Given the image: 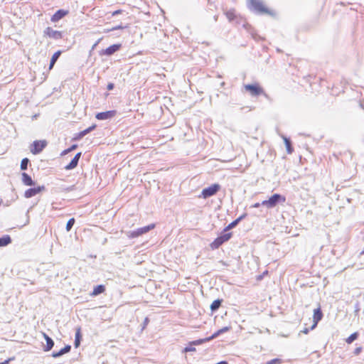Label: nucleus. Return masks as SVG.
<instances>
[{"label": "nucleus", "mask_w": 364, "mask_h": 364, "mask_svg": "<svg viewBox=\"0 0 364 364\" xmlns=\"http://www.w3.org/2000/svg\"><path fill=\"white\" fill-rule=\"evenodd\" d=\"M249 10L257 15H267L276 16V12L267 7L262 0H247Z\"/></svg>", "instance_id": "obj_1"}, {"label": "nucleus", "mask_w": 364, "mask_h": 364, "mask_svg": "<svg viewBox=\"0 0 364 364\" xmlns=\"http://www.w3.org/2000/svg\"><path fill=\"white\" fill-rule=\"evenodd\" d=\"M244 87L252 97H258L259 95H264L266 97H268L264 89L257 82L245 85Z\"/></svg>", "instance_id": "obj_2"}, {"label": "nucleus", "mask_w": 364, "mask_h": 364, "mask_svg": "<svg viewBox=\"0 0 364 364\" xmlns=\"http://www.w3.org/2000/svg\"><path fill=\"white\" fill-rule=\"evenodd\" d=\"M232 236V232H224L223 230L221 234L210 243V248L212 250L218 249L223 243L230 240Z\"/></svg>", "instance_id": "obj_3"}, {"label": "nucleus", "mask_w": 364, "mask_h": 364, "mask_svg": "<svg viewBox=\"0 0 364 364\" xmlns=\"http://www.w3.org/2000/svg\"><path fill=\"white\" fill-rule=\"evenodd\" d=\"M154 227H155L154 224H151L147 226H144L143 228H139L136 230L127 232V236L130 238L137 237L140 235H142L144 233L148 232L149 230L154 229Z\"/></svg>", "instance_id": "obj_4"}, {"label": "nucleus", "mask_w": 364, "mask_h": 364, "mask_svg": "<svg viewBox=\"0 0 364 364\" xmlns=\"http://www.w3.org/2000/svg\"><path fill=\"white\" fill-rule=\"evenodd\" d=\"M221 186L218 183H214L202 191V196L204 198H210L215 195L220 189Z\"/></svg>", "instance_id": "obj_5"}, {"label": "nucleus", "mask_w": 364, "mask_h": 364, "mask_svg": "<svg viewBox=\"0 0 364 364\" xmlns=\"http://www.w3.org/2000/svg\"><path fill=\"white\" fill-rule=\"evenodd\" d=\"M46 146L47 141L46 140H36L31 144V152L35 155L38 154Z\"/></svg>", "instance_id": "obj_6"}, {"label": "nucleus", "mask_w": 364, "mask_h": 364, "mask_svg": "<svg viewBox=\"0 0 364 364\" xmlns=\"http://www.w3.org/2000/svg\"><path fill=\"white\" fill-rule=\"evenodd\" d=\"M286 201V198L279 193L273 194L269 199L268 203L270 205V208L276 207L279 203H283Z\"/></svg>", "instance_id": "obj_7"}, {"label": "nucleus", "mask_w": 364, "mask_h": 364, "mask_svg": "<svg viewBox=\"0 0 364 364\" xmlns=\"http://www.w3.org/2000/svg\"><path fill=\"white\" fill-rule=\"evenodd\" d=\"M43 36L55 40H59L63 37L62 31L53 30L51 27L46 28L43 31Z\"/></svg>", "instance_id": "obj_8"}, {"label": "nucleus", "mask_w": 364, "mask_h": 364, "mask_svg": "<svg viewBox=\"0 0 364 364\" xmlns=\"http://www.w3.org/2000/svg\"><path fill=\"white\" fill-rule=\"evenodd\" d=\"M122 48V44L117 43V44H113L106 49H102L99 52V55L100 56L102 55H107V56H111L114 53L119 51Z\"/></svg>", "instance_id": "obj_9"}, {"label": "nucleus", "mask_w": 364, "mask_h": 364, "mask_svg": "<svg viewBox=\"0 0 364 364\" xmlns=\"http://www.w3.org/2000/svg\"><path fill=\"white\" fill-rule=\"evenodd\" d=\"M45 190L46 187L44 186H39L38 187L30 188L25 191L24 196L26 198H30Z\"/></svg>", "instance_id": "obj_10"}, {"label": "nucleus", "mask_w": 364, "mask_h": 364, "mask_svg": "<svg viewBox=\"0 0 364 364\" xmlns=\"http://www.w3.org/2000/svg\"><path fill=\"white\" fill-rule=\"evenodd\" d=\"M323 314L320 307L314 310L313 324L311 326V330L317 326L318 323L323 318Z\"/></svg>", "instance_id": "obj_11"}, {"label": "nucleus", "mask_w": 364, "mask_h": 364, "mask_svg": "<svg viewBox=\"0 0 364 364\" xmlns=\"http://www.w3.org/2000/svg\"><path fill=\"white\" fill-rule=\"evenodd\" d=\"M117 114L116 110H109L106 112H98L95 117L98 120H106L113 118Z\"/></svg>", "instance_id": "obj_12"}, {"label": "nucleus", "mask_w": 364, "mask_h": 364, "mask_svg": "<svg viewBox=\"0 0 364 364\" xmlns=\"http://www.w3.org/2000/svg\"><path fill=\"white\" fill-rule=\"evenodd\" d=\"M68 13L69 11L68 10L59 9L51 16L50 21L54 23L58 22L68 15Z\"/></svg>", "instance_id": "obj_13"}, {"label": "nucleus", "mask_w": 364, "mask_h": 364, "mask_svg": "<svg viewBox=\"0 0 364 364\" xmlns=\"http://www.w3.org/2000/svg\"><path fill=\"white\" fill-rule=\"evenodd\" d=\"M81 156H82L81 152L77 153L75 154V156L73 157V159L70 161V162L65 166V169L68 171V170H72V169H74L75 168H76L77 166V164H78V162H79V160H80Z\"/></svg>", "instance_id": "obj_14"}, {"label": "nucleus", "mask_w": 364, "mask_h": 364, "mask_svg": "<svg viewBox=\"0 0 364 364\" xmlns=\"http://www.w3.org/2000/svg\"><path fill=\"white\" fill-rule=\"evenodd\" d=\"M247 213H243L242 215H241L240 217H238L237 219H235V220H233L232 222H231L228 226H226L223 230H224V232H228L230 230L235 228L238 224L239 223L243 220L244 218H245L247 217Z\"/></svg>", "instance_id": "obj_15"}, {"label": "nucleus", "mask_w": 364, "mask_h": 364, "mask_svg": "<svg viewBox=\"0 0 364 364\" xmlns=\"http://www.w3.org/2000/svg\"><path fill=\"white\" fill-rule=\"evenodd\" d=\"M22 183L27 186H33L35 185L34 181L32 178L26 172L21 173Z\"/></svg>", "instance_id": "obj_16"}, {"label": "nucleus", "mask_w": 364, "mask_h": 364, "mask_svg": "<svg viewBox=\"0 0 364 364\" xmlns=\"http://www.w3.org/2000/svg\"><path fill=\"white\" fill-rule=\"evenodd\" d=\"M43 337L46 341V345L44 346V350L49 351L53 348V347L54 346V341L46 333H43Z\"/></svg>", "instance_id": "obj_17"}, {"label": "nucleus", "mask_w": 364, "mask_h": 364, "mask_svg": "<svg viewBox=\"0 0 364 364\" xmlns=\"http://www.w3.org/2000/svg\"><path fill=\"white\" fill-rule=\"evenodd\" d=\"M71 350V346L70 345H66L64 348H63L62 349H60L59 351L58 352H53L52 353V356L53 358H58L60 356H62L63 355L65 354V353H68Z\"/></svg>", "instance_id": "obj_18"}, {"label": "nucleus", "mask_w": 364, "mask_h": 364, "mask_svg": "<svg viewBox=\"0 0 364 364\" xmlns=\"http://www.w3.org/2000/svg\"><path fill=\"white\" fill-rule=\"evenodd\" d=\"M225 14L230 22H233L235 21L236 23H238V21H237L238 17H237V14H235V9H231V10L227 11L225 13Z\"/></svg>", "instance_id": "obj_19"}, {"label": "nucleus", "mask_w": 364, "mask_h": 364, "mask_svg": "<svg viewBox=\"0 0 364 364\" xmlns=\"http://www.w3.org/2000/svg\"><path fill=\"white\" fill-rule=\"evenodd\" d=\"M223 302V299H218L213 301V303L210 304V310L212 312L217 311L219 308L220 307L222 303Z\"/></svg>", "instance_id": "obj_20"}, {"label": "nucleus", "mask_w": 364, "mask_h": 364, "mask_svg": "<svg viewBox=\"0 0 364 364\" xmlns=\"http://www.w3.org/2000/svg\"><path fill=\"white\" fill-rule=\"evenodd\" d=\"M62 54V51L61 50H58L56 51L51 57V59H50V64H49V70H51L53 69L55 63H56V61L58 60V58H60V55Z\"/></svg>", "instance_id": "obj_21"}, {"label": "nucleus", "mask_w": 364, "mask_h": 364, "mask_svg": "<svg viewBox=\"0 0 364 364\" xmlns=\"http://www.w3.org/2000/svg\"><path fill=\"white\" fill-rule=\"evenodd\" d=\"M231 328H232L231 326H225V327L219 329L218 331L215 332L212 336H210L211 340L217 338L218 336H219L220 335H221L223 333H225L229 331Z\"/></svg>", "instance_id": "obj_22"}, {"label": "nucleus", "mask_w": 364, "mask_h": 364, "mask_svg": "<svg viewBox=\"0 0 364 364\" xmlns=\"http://www.w3.org/2000/svg\"><path fill=\"white\" fill-rule=\"evenodd\" d=\"M11 242L12 240L9 235H4L3 237H0V247L7 246L8 245L11 244Z\"/></svg>", "instance_id": "obj_23"}, {"label": "nucleus", "mask_w": 364, "mask_h": 364, "mask_svg": "<svg viewBox=\"0 0 364 364\" xmlns=\"http://www.w3.org/2000/svg\"><path fill=\"white\" fill-rule=\"evenodd\" d=\"M105 291V287L102 284L97 285L94 287V289L91 294L92 296H97Z\"/></svg>", "instance_id": "obj_24"}, {"label": "nucleus", "mask_w": 364, "mask_h": 364, "mask_svg": "<svg viewBox=\"0 0 364 364\" xmlns=\"http://www.w3.org/2000/svg\"><path fill=\"white\" fill-rule=\"evenodd\" d=\"M82 340V334L80 332V328H78L75 333V338L74 341V346L75 348H78L80 345V342Z\"/></svg>", "instance_id": "obj_25"}, {"label": "nucleus", "mask_w": 364, "mask_h": 364, "mask_svg": "<svg viewBox=\"0 0 364 364\" xmlns=\"http://www.w3.org/2000/svg\"><path fill=\"white\" fill-rule=\"evenodd\" d=\"M284 144L286 146L287 151L289 154H291L294 151V148L291 144V141L290 139L284 137Z\"/></svg>", "instance_id": "obj_26"}, {"label": "nucleus", "mask_w": 364, "mask_h": 364, "mask_svg": "<svg viewBox=\"0 0 364 364\" xmlns=\"http://www.w3.org/2000/svg\"><path fill=\"white\" fill-rule=\"evenodd\" d=\"M211 341L210 336L208 337V338H202V339H198V340L193 341L190 344L191 345H193V346H198V345L203 344V343H204L205 342H208V341Z\"/></svg>", "instance_id": "obj_27"}, {"label": "nucleus", "mask_w": 364, "mask_h": 364, "mask_svg": "<svg viewBox=\"0 0 364 364\" xmlns=\"http://www.w3.org/2000/svg\"><path fill=\"white\" fill-rule=\"evenodd\" d=\"M359 334L358 332H355L352 334H350L346 340V343H353L354 341H355L358 337Z\"/></svg>", "instance_id": "obj_28"}, {"label": "nucleus", "mask_w": 364, "mask_h": 364, "mask_svg": "<svg viewBox=\"0 0 364 364\" xmlns=\"http://www.w3.org/2000/svg\"><path fill=\"white\" fill-rule=\"evenodd\" d=\"M30 163V161L28 158H24L21 160V170L26 171L28 168V164Z\"/></svg>", "instance_id": "obj_29"}, {"label": "nucleus", "mask_w": 364, "mask_h": 364, "mask_svg": "<svg viewBox=\"0 0 364 364\" xmlns=\"http://www.w3.org/2000/svg\"><path fill=\"white\" fill-rule=\"evenodd\" d=\"M77 148V144H73L69 148H68V149H65L64 151H63L62 153H61V156H65V155L68 154V153L75 150Z\"/></svg>", "instance_id": "obj_30"}, {"label": "nucleus", "mask_w": 364, "mask_h": 364, "mask_svg": "<svg viewBox=\"0 0 364 364\" xmlns=\"http://www.w3.org/2000/svg\"><path fill=\"white\" fill-rule=\"evenodd\" d=\"M75 223V220L74 218H72L68 220L66 224L65 229L68 232H69L73 227L74 224Z\"/></svg>", "instance_id": "obj_31"}, {"label": "nucleus", "mask_w": 364, "mask_h": 364, "mask_svg": "<svg viewBox=\"0 0 364 364\" xmlns=\"http://www.w3.org/2000/svg\"><path fill=\"white\" fill-rule=\"evenodd\" d=\"M83 137H84V136L82 134V132H80L79 133H77V134H76L75 135V136L73 137V140H74V141H79L81 139H82Z\"/></svg>", "instance_id": "obj_32"}, {"label": "nucleus", "mask_w": 364, "mask_h": 364, "mask_svg": "<svg viewBox=\"0 0 364 364\" xmlns=\"http://www.w3.org/2000/svg\"><path fill=\"white\" fill-rule=\"evenodd\" d=\"M362 346H358L355 348L353 353L355 355H358L362 352Z\"/></svg>", "instance_id": "obj_33"}, {"label": "nucleus", "mask_w": 364, "mask_h": 364, "mask_svg": "<svg viewBox=\"0 0 364 364\" xmlns=\"http://www.w3.org/2000/svg\"><path fill=\"white\" fill-rule=\"evenodd\" d=\"M127 27V26H123V25L120 24V25L116 26L114 27H112V28L109 29V31H115V30H118V29H124V28H125Z\"/></svg>", "instance_id": "obj_34"}, {"label": "nucleus", "mask_w": 364, "mask_h": 364, "mask_svg": "<svg viewBox=\"0 0 364 364\" xmlns=\"http://www.w3.org/2000/svg\"><path fill=\"white\" fill-rule=\"evenodd\" d=\"M149 318L148 317H146L144 320V322L142 323V327H141V330H144L146 326L149 324Z\"/></svg>", "instance_id": "obj_35"}, {"label": "nucleus", "mask_w": 364, "mask_h": 364, "mask_svg": "<svg viewBox=\"0 0 364 364\" xmlns=\"http://www.w3.org/2000/svg\"><path fill=\"white\" fill-rule=\"evenodd\" d=\"M196 350V348L194 347H192V346H187L184 349H183V352L185 353H187V352H191V351H195Z\"/></svg>", "instance_id": "obj_36"}, {"label": "nucleus", "mask_w": 364, "mask_h": 364, "mask_svg": "<svg viewBox=\"0 0 364 364\" xmlns=\"http://www.w3.org/2000/svg\"><path fill=\"white\" fill-rule=\"evenodd\" d=\"M261 205L266 206L267 208H270V205L268 203V200H264L261 203Z\"/></svg>", "instance_id": "obj_37"}, {"label": "nucleus", "mask_w": 364, "mask_h": 364, "mask_svg": "<svg viewBox=\"0 0 364 364\" xmlns=\"http://www.w3.org/2000/svg\"><path fill=\"white\" fill-rule=\"evenodd\" d=\"M114 87V84L112 83V82H109L108 83L107 86V89L108 90H112Z\"/></svg>", "instance_id": "obj_38"}, {"label": "nucleus", "mask_w": 364, "mask_h": 364, "mask_svg": "<svg viewBox=\"0 0 364 364\" xmlns=\"http://www.w3.org/2000/svg\"><path fill=\"white\" fill-rule=\"evenodd\" d=\"M122 13V10H120V9L116 10L114 12H112V16H117V15H119V14H120Z\"/></svg>", "instance_id": "obj_39"}, {"label": "nucleus", "mask_w": 364, "mask_h": 364, "mask_svg": "<svg viewBox=\"0 0 364 364\" xmlns=\"http://www.w3.org/2000/svg\"><path fill=\"white\" fill-rule=\"evenodd\" d=\"M97 125L96 124H92V126L89 127L87 129L88 132H91L92 131H93L94 129H95Z\"/></svg>", "instance_id": "obj_40"}, {"label": "nucleus", "mask_w": 364, "mask_h": 364, "mask_svg": "<svg viewBox=\"0 0 364 364\" xmlns=\"http://www.w3.org/2000/svg\"><path fill=\"white\" fill-rule=\"evenodd\" d=\"M310 330H311V328H305L304 330L301 331V332L304 334H308Z\"/></svg>", "instance_id": "obj_41"}, {"label": "nucleus", "mask_w": 364, "mask_h": 364, "mask_svg": "<svg viewBox=\"0 0 364 364\" xmlns=\"http://www.w3.org/2000/svg\"><path fill=\"white\" fill-rule=\"evenodd\" d=\"M14 358H9L4 362L0 363V364H9L10 361L12 360Z\"/></svg>", "instance_id": "obj_42"}, {"label": "nucleus", "mask_w": 364, "mask_h": 364, "mask_svg": "<svg viewBox=\"0 0 364 364\" xmlns=\"http://www.w3.org/2000/svg\"><path fill=\"white\" fill-rule=\"evenodd\" d=\"M100 41H101V38L98 39L96 41V43L92 46V50H94L96 48V46L98 45V43H100Z\"/></svg>", "instance_id": "obj_43"}, {"label": "nucleus", "mask_w": 364, "mask_h": 364, "mask_svg": "<svg viewBox=\"0 0 364 364\" xmlns=\"http://www.w3.org/2000/svg\"><path fill=\"white\" fill-rule=\"evenodd\" d=\"M261 206V203H256L252 205V208H259Z\"/></svg>", "instance_id": "obj_44"}, {"label": "nucleus", "mask_w": 364, "mask_h": 364, "mask_svg": "<svg viewBox=\"0 0 364 364\" xmlns=\"http://www.w3.org/2000/svg\"><path fill=\"white\" fill-rule=\"evenodd\" d=\"M82 134H83L84 136L90 133L88 132L87 129H84L83 131H82Z\"/></svg>", "instance_id": "obj_45"}, {"label": "nucleus", "mask_w": 364, "mask_h": 364, "mask_svg": "<svg viewBox=\"0 0 364 364\" xmlns=\"http://www.w3.org/2000/svg\"><path fill=\"white\" fill-rule=\"evenodd\" d=\"M28 223H29V218H28L27 220H26V223L24 225H27V224H28Z\"/></svg>", "instance_id": "obj_46"}, {"label": "nucleus", "mask_w": 364, "mask_h": 364, "mask_svg": "<svg viewBox=\"0 0 364 364\" xmlns=\"http://www.w3.org/2000/svg\"><path fill=\"white\" fill-rule=\"evenodd\" d=\"M361 254H364V250L361 252Z\"/></svg>", "instance_id": "obj_47"}, {"label": "nucleus", "mask_w": 364, "mask_h": 364, "mask_svg": "<svg viewBox=\"0 0 364 364\" xmlns=\"http://www.w3.org/2000/svg\"><path fill=\"white\" fill-rule=\"evenodd\" d=\"M361 107L364 109V105H361Z\"/></svg>", "instance_id": "obj_48"}]
</instances>
